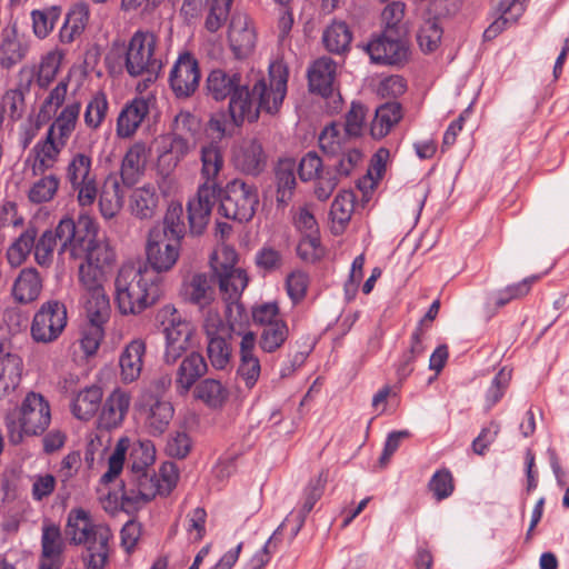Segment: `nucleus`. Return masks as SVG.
Here are the masks:
<instances>
[{
    "label": "nucleus",
    "instance_id": "49",
    "mask_svg": "<svg viewBox=\"0 0 569 569\" xmlns=\"http://www.w3.org/2000/svg\"><path fill=\"white\" fill-rule=\"evenodd\" d=\"M277 201L287 203L296 188V163L290 159L281 160L276 169Z\"/></svg>",
    "mask_w": 569,
    "mask_h": 569
},
{
    "label": "nucleus",
    "instance_id": "26",
    "mask_svg": "<svg viewBox=\"0 0 569 569\" xmlns=\"http://www.w3.org/2000/svg\"><path fill=\"white\" fill-rule=\"evenodd\" d=\"M63 149L62 146L44 136L29 151L26 164H30L33 176H42L56 167Z\"/></svg>",
    "mask_w": 569,
    "mask_h": 569
},
{
    "label": "nucleus",
    "instance_id": "43",
    "mask_svg": "<svg viewBox=\"0 0 569 569\" xmlns=\"http://www.w3.org/2000/svg\"><path fill=\"white\" fill-rule=\"evenodd\" d=\"M401 108L398 102H387L377 108L370 126V134L373 139L386 137L391 128L401 119Z\"/></svg>",
    "mask_w": 569,
    "mask_h": 569
},
{
    "label": "nucleus",
    "instance_id": "29",
    "mask_svg": "<svg viewBox=\"0 0 569 569\" xmlns=\"http://www.w3.org/2000/svg\"><path fill=\"white\" fill-rule=\"evenodd\" d=\"M81 106L79 102L68 103L47 129L46 137L66 148L76 130Z\"/></svg>",
    "mask_w": 569,
    "mask_h": 569
},
{
    "label": "nucleus",
    "instance_id": "28",
    "mask_svg": "<svg viewBox=\"0 0 569 569\" xmlns=\"http://www.w3.org/2000/svg\"><path fill=\"white\" fill-rule=\"evenodd\" d=\"M526 9V0H496L495 20L485 30L483 38L492 40L508 26L518 21Z\"/></svg>",
    "mask_w": 569,
    "mask_h": 569
},
{
    "label": "nucleus",
    "instance_id": "53",
    "mask_svg": "<svg viewBox=\"0 0 569 569\" xmlns=\"http://www.w3.org/2000/svg\"><path fill=\"white\" fill-rule=\"evenodd\" d=\"M442 33L443 30L438 18L425 17L417 33V40L421 50L425 52L435 51L441 41Z\"/></svg>",
    "mask_w": 569,
    "mask_h": 569
},
{
    "label": "nucleus",
    "instance_id": "30",
    "mask_svg": "<svg viewBox=\"0 0 569 569\" xmlns=\"http://www.w3.org/2000/svg\"><path fill=\"white\" fill-rule=\"evenodd\" d=\"M146 356V342L142 339L130 341L119 357L120 378L124 383H131L139 379Z\"/></svg>",
    "mask_w": 569,
    "mask_h": 569
},
{
    "label": "nucleus",
    "instance_id": "60",
    "mask_svg": "<svg viewBox=\"0 0 569 569\" xmlns=\"http://www.w3.org/2000/svg\"><path fill=\"white\" fill-rule=\"evenodd\" d=\"M129 448L128 439H120L108 459V470L101 477L102 483L111 482L123 469L126 452Z\"/></svg>",
    "mask_w": 569,
    "mask_h": 569
},
{
    "label": "nucleus",
    "instance_id": "64",
    "mask_svg": "<svg viewBox=\"0 0 569 569\" xmlns=\"http://www.w3.org/2000/svg\"><path fill=\"white\" fill-rule=\"evenodd\" d=\"M297 252L298 256L307 262H315L319 260L323 254L319 234L302 236L298 243Z\"/></svg>",
    "mask_w": 569,
    "mask_h": 569
},
{
    "label": "nucleus",
    "instance_id": "23",
    "mask_svg": "<svg viewBox=\"0 0 569 569\" xmlns=\"http://www.w3.org/2000/svg\"><path fill=\"white\" fill-rule=\"evenodd\" d=\"M158 168L172 171L194 148V139L174 134L161 136L157 140Z\"/></svg>",
    "mask_w": 569,
    "mask_h": 569
},
{
    "label": "nucleus",
    "instance_id": "25",
    "mask_svg": "<svg viewBox=\"0 0 569 569\" xmlns=\"http://www.w3.org/2000/svg\"><path fill=\"white\" fill-rule=\"evenodd\" d=\"M234 167L250 176L260 174L267 166V156L257 139L243 140L233 149Z\"/></svg>",
    "mask_w": 569,
    "mask_h": 569
},
{
    "label": "nucleus",
    "instance_id": "38",
    "mask_svg": "<svg viewBox=\"0 0 569 569\" xmlns=\"http://www.w3.org/2000/svg\"><path fill=\"white\" fill-rule=\"evenodd\" d=\"M22 366V359L18 355L0 358V400L9 398L19 387Z\"/></svg>",
    "mask_w": 569,
    "mask_h": 569
},
{
    "label": "nucleus",
    "instance_id": "19",
    "mask_svg": "<svg viewBox=\"0 0 569 569\" xmlns=\"http://www.w3.org/2000/svg\"><path fill=\"white\" fill-rule=\"evenodd\" d=\"M169 81L177 97H190L197 90L200 81L197 59L188 52L180 54L170 71Z\"/></svg>",
    "mask_w": 569,
    "mask_h": 569
},
{
    "label": "nucleus",
    "instance_id": "27",
    "mask_svg": "<svg viewBox=\"0 0 569 569\" xmlns=\"http://www.w3.org/2000/svg\"><path fill=\"white\" fill-rule=\"evenodd\" d=\"M149 101L134 98L126 103L117 118L116 133L121 139L131 138L149 114Z\"/></svg>",
    "mask_w": 569,
    "mask_h": 569
},
{
    "label": "nucleus",
    "instance_id": "59",
    "mask_svg": "<svg viewBox=\"0 0 569 569\" xmlns=\"http://www.w3.org/2000/svg\"><path fill=\"white\" fill-rule=\"evenodd\" d=\"M201 130L200 119L189 111H180L173 119L171 126V134L194 139L199 136Z\"/></svg>",
    "mask_w": 569,
    "mask_h": 569
},
{
    "label": "nucleus",
    "instance_id": "2",
    "mask_svg": "<svg viewBox=\"0 0 569 569\" xmlns=\"http://www.w3.org/2000/svg\"><path fill=\"white\" fill-rule=\"evenodd\" d=\"M72 258L83 257L78 268L81 298L109 299L104 283L117 262V253L110 241L98 238V227L89 216L76 221Z\"/></svg>",
    "mask_w": 569,
    "mask_h": 569
},
{
    "label": "nucleus",
    "instance_id": "48",
    "mask_svg": "<svg viewBox=\"0 0 569 569\" xmlns=\"http://www.w3.org/2000/svg\"><path fill=\"white\" fill-rule=\"evenodd\" d=\"M352 33L346 22L333 21L322 34V41L328 51L332 53L346 52L351 43Z\"/></svg>",
    "mask_w": 569,
    "mask_h": 569
},
{
    "label": "nucleus",
    "instance_id": "14",
    "mask_svg": "<svg viewBox=\"0 0 569 569\" xmlns=\"http://www.w3.org/2000/svg\"><path fill=\"white\" fill-rule=\"evenodd\" d=\"M80 305L88 319L82 329L80 348L86 356H92L98 351L104 337V325L111 313L110 300L80 297Z\"/></svg>",
    "mask_w": 569,
    "mask_h": 569
},
{
    "label": "nucleus",
    "instance_id": "47",
    "mask_svg": "<svg viewBox=\"0 0 569 569\" xmlns=\"http://www.w3.org/2000/svg\"><path fill=\"white\" fill-rule=\"evenodd\" d=\"M356 196L352 191L343 190L335 198L330 217L335 232H341L350 221L355 210Z\"/></svg>",
    "mask_w": 569,
    "mask_h": 569
},
{
    "label": "nucleus",
    "instance_id": "6",
    "mask_svg": "<svg viewBox=\"0 0 569 569\" xmlns=\"http://www.w3.org/2000/svg\"><path fill=\"white\" fill-rule=\"evenodd\" d=\"M66 535L73 545H83L82 561L86 569H103L108 562L112 538L110 528L103 523H94L90 512L71 509L68 513Z\"/></svg>",
    "mask_w": 569,
    "mask_h": 569
},
{
    "label": "nucleus",
    "instance_id": "44",
    "mask_svg": "<svg viewBox=\"0 0 569 569\" xmlns=\"http://www.w3.org/2000/svg\"><path fill=\"white\" fill-rule=\"evenodd\" d=\"M327 482V476L320 472L316 478L311 479L303 490L302 506L296 513L297 526L293 530L296 536L302 528L308 513L313 509L316 502L321 498L325 486Z\"/></svg>",
    "mask_w": 569,
    "mask_h": 569
},
{
    "label": "nucleus",
    "instance_id": "16",
    "mask_svg": "<svg viewBox=\"0 0 569 569\" xmlns=\"http://www.w3.org/2000/svg\"><path fill=\"white\" fill-rule=\"evenodd\" d=\"M366 52L375 63L400 64L407 60L408 47L399 39L396 30L386 29L372 38L365 47Z\"/></svg>",
    "mask_w": 569,
    "mask_h": 569
},
{
    "label": "nucleus",
    "instance_id": "37",
    "mask_svg": "<svg viewBox=\"0 0 569 569\" xmlns=\"http://www.w3.org/2000/svg\"><path fill=\"white\" fill-rule=\"evenodd\" d=\"M42 289V280L36 268L22 269L12 287L13 298L20 303L34 301Z\"/></svg>",
    "mask_w": 569,
    "mask_h": 569
},
{
    "label": "nucleus",
    "instance_id": "34",
    "mask_svg": "<svg viewBox=\"0 0 569 569\" xmlns=\"http://www.w3.org/2000/svg\"><path fill=\"white\" fill-rule=\"evenodd\" d=\"M130 406V396L116 389L106 400L100 413V425L106 429H113L121 425Z\"/></svg>",
    "mask_w": 569,
    "mask_h": 569
},
{
    "label": "nucleus",
    "instance_id": "21",
    "mask_svg": "<svg viewBox=\"0 0 569 569\" xmlns=\"http://www.w3.org/2000/svg\"><path fill=\"white\" fill-rule=\"evenodd\" d=\"M66 542L60 527L46 520L42 525L39 569H61Z\"/></svg>",
    "mask_w": 569,
    "mask_h": 569
},
{
    "label": "nucleus",
    "instance_id": "52",
    "mask_svg": "<svg viewBox=\"0 0 569 569\" xmlns=\"http://www.w3.org/2000/svg\"><path fill=\"white\" fill-rule=\"evenodd\" d=\"M229 335L207 338V356L211 366L217 370H223L230 365L232 348L227 337Z\"/></svg>",
    "mask_w": 569,
    "mask_h": 569
},
{
    "label": "nucleus",
    "instance_id": "32",
    "mask_svg": "<svg viewBox=\"0 0 569 569\" xmlns=\"http://www.w3.org/2000/svg\"><path fill=\"white\" fill-rule=\"evenodd\" d=\"M337 64L329 57L317 59L308 70L309 88L322 97H328L333 91Z\"/></svg>",
    "mask_w": 569,
    "mask_h": 569
},
{
    "label": "nucleus",
    "instance_id": "11",
    "mask_svg": "<svg viewBox=\"0 0 569 569\" xmlns=\"http://www.w3.org/2000/svg\"><path fill=\"white\" fill-rule=\"evenodd\" d=\"M50 420L49 403L40 393L29 392L20 408L19 430L14 431V421H8L11 441L17 443L23 435L36 436L42 433L49 427Z\"/></svg>",
    "mask_w": 569,
    "mask_h": 569
},
{
    "label": "nucleus",
    "instance_id": "4",
    "mask_svg": "<svg viewBox=\"0 0 569 569\" xmlns=\"http://www.w3.org/2000/svg\"><path fill=\"white\" fill-rule=\"evenodd\" d=\"M156 459V449L150 440L132 443L129 455V470L122 483L121 507L130 513L152 500L160 486L150 466Z\"/></svg>",
    "mask_w": 569,
    "mask_h": 569
},
{
    "label": "nucleus",
    "instance_id": "41",
    "mask_svg": "<svg viewBox=\"0 0 569 569\" xmlns=\"http://www.w3.org/2000/svg\"><path fill=\"white\" fill-rule=\"evenodd\" d=\"M29 46L21 40L17 31L4 30L0 42V63L4 68H11L19 63L28 53Z\"/></svg>",
    "mask_w": 569,
    "mask_h": 569
},
{
    "label": "nucleus",
    "instance_id": "45",
    "mask_svg": "<svg viewBox=\"0 0 569 569\" xmlns=\"http://www.w3.org/2000/svg\"><path fill=\"white\" fill-rule=\"evenodd\" d=\"M228 390L221 381L207 378L196 385L193 389V397L210 408H220L228 399Z\"/></svg>",
    "mask_w": 569,
    "mask_h": 569
},
{
    "label": "nucleus",
    "instance_id": "18",
    "mask_svg": "<svg viewBox=\"0 0 569 569\" xmlns=\"http://www.w3.org/2000/svg\"><path fill=\"white\" fill-rule=\"evenodd\" d=\"M299 176L302 181L316 180L315 194L326 201L338 186L332 170L325 169L321 158L316 152H308L299 163Z\"/></svg>",
    "mask_w": 569,
    "mask_h": 569
},
{
    "label": "nucleus",
    "instance_id": "9",
    "mask_svg": "<svg viewBox=\"0 0 569 569\" xmlns=\"http://www.w3.org/2000/svg\"><path fill=\"white\" fill-rule=\"evenodd\" d=\"M157 318L164 335L163 361L173 365L191 348L194 326L172 305L163 306Z\"/></svg>",
    "mask_w": 569,
    "mask_h": 569
},
{
    "label": "nucleus",
    "instance_id": "35",
    "mask_svg": "<svg viewBox=\"0 0 569 569\" xmlns=\"http://www.w3.org/2000/svg\"><path fill=\"white\" fill-rule=\"evenodd\" d=\"M214 283L216 280L212 276L206 273L192 276L184 284L183 295L186 300L200 308L209 307L214 299Z\"/></svg>",
    "mask_w": 569,
    "mask_h": 569
},
{
    "label": "nucleus",
    "instance_id": "55",
    "mask_svg": "<svg viewBox=\"0 0 569 569\" xmlns=\"http://www.w3.org/2000/svg\"><path fill=\"white\" fill-rule=\"evenodd\" d=\"M109 109L107 96L102 91L96 92L88 101L83 119L89 129H98L104 121Z\"/></svg>",
    "mask_w": 569,
    "mask_h": 569
},
{
    "label": "nucleus",
    "instance_id": "57",
    "mask_svg": "<svg viewBox=\"0 0 569 569\" xmlns=\"http://www.w3.org/2000/svg\"><path fill=\"white\" fill-rule=\"evenodd\" d=\"M288 336L289 329L286 321H279L273 323L271 327L262 328L259 339V348L263 352H274L284 343Z\"/></svg>",
    "mask_w": 569,
    "mask_h": 569
},
{
    "label": "nucleus",
    "instance_id": "39",
    "mask_svg": "<svg viewBox=\"0 0 569 569\" xmlns=\"http://www.w3.org/2000/svg\"><path fill=\"white\" fill-rule=\"evenodd\" d=\"M174 409L169 401L154 399L146 409V428L152 436L162 435L173 418Z\"/></svg>",
    "mask_w": 569,
    "mask_h": 569
},
{
    "label": "nucleus",
    "instance_id": "62",
    "mask_svg": "<svg viewBox=\"0 0 569 569\" xmlns=\"http://www.w3.org/2000/svg\"><path fill=\"white\" fill-rule=\"evenodd\" d=\"M339 156L341 158L332 171L338 180L341 177L350 176L362 162V153L357 148H349Z\"/></svg>",
    "mask_w": 569,
    "mask_h": 569
},
{
    "label": "nucleus",
    "instance_id": "22",
    "mask_svg": "<svg viewBox=\"0 0 569 569\" xmlns=\"http://www.w3.org/2000/svg\"><path fill=\"white\" fill-rule=\"evenodd\" d=\"M256 29L252 19L246 12H236L231 17L229 41L236 57L249 56L256 47Z\"/></svg>",
    "mask_w": 569,
    "mask_h": 569
},
{
    "label": "nucleus",
    "instance_id": "46",
    "mask_svg": "<svg viewBox=\"0 0 569 569\" xmlns=\"http://www.w3.org/2000/svg\"><path fill=\"white\" fill-rule=\"evenodd\" d=\"M102 390L100 387L91 386L81 390L72 403V412L80 420H89L100 408Z\"/></svg>",
    "mask_w": 569,
    "mask_h": 569
},
{
    "label": "nucleus",
    "instance_id": "15",
    "mask_svg": "<svg viewBox=\"0 0 569 569\" xmlns=\"http://www.w3.org/2000/svg\"><path fill=\"white\" fill-rule=\"evenodd\" d=\"M67 325V309L59 301H48L36 312L31 336L34 341L49 343L54 341Z\"/></svg>",
    "mask_w": 569,
    "mask_h": 569
},
{
    "label": "nucleus",
    "instance_id": "36",
    "mask_svg": "<svg viewBox=\"0 0 569 569\" xmlns=\"http://www.w3.org/2000/svg\"><path fill=\"white\" fill-rule=\"evenodd\" d=\"M149 156L146 143L138 141L133 143L124 154L121 164V180L124 184H133L143 172Z\"/></svg>",
    "mask_w": 569,
    "mask_h": 569
},
{
    "label": "nucleus",
    "instance_id": "54",
    "mask_svg": "<svg viewBox=\"0 0 569 569\" xmlns=\"http://www.w3.org/2000/svg\"><path fill=\"white\" fill-rule=\"evenodd\" d=\"M60 13L61 9L56 6L41 10H32L30 16L32 20L33 34L40 40L46 39L53 30L60 18Z\"/></svg>",
    "mask_w": 569,
    "mask_h": 569
},
{
    "label": "nucleus",
    "instance_id": "61",
    "mask_svg": "<svg viewBox=\"0 0 569 569\" xmlns=\"http://www.w3.org/2000/svg\"><path fill=\"white\" fill-rule=\"evenodd\" d=\"M367 110L361 103L352 102L350 110L346 114L343 131L348 137H359L365 128Z\"/></svg>",
    "mask_w": 569,
    "mask_h": 569
},
{
    "label": "nucleus",
    "instance_id": "58",
    "mask_svg": "<svg viewBox=\"0 0 569 569\" xmlns=\"http://www.w3.org/2000/svg\"><path fill=\"white\" fill-rule=\"evenodd\" d=\"M182 214L183 209L181 204H171L166 212L163 226L154 227L153 229H159V231L164 232L169 239L180 243L186 232Z\"/></svg>",
    "mask_w": 569,
    "mask_h": 569
},
{
    "label": "nucleus",
    "instance_id": "7",
    "mask_svg": "<svg viewBox=\"0 0 569 569\" xmlns=\"http://www.w3.org/2000/svg\"><path fill=\"white\" fill-rule=\"evenodd\" d=\"M64 181L77 193L79 206L90 207L96 202L99 183L91 148H71L69 150V158L64 167Z\"/></svg>",
    "mask_w": 569,
    "mask_h": 569
},
{
    "label": "nucleus",
    "instance_id": "42",
    "mask_svg": "<svg viewBox=\"0 0 569 569\" xmlns=\"http://www.w3.org/2000/svg\"><path fill=\"white\" fill-rule=\"evenodd\" d=\"M37 239V228L34 226H28L13 242L7 249L8 263L13 267H20L24 263L33 252Z\"/></svg>",
    "mask_w": 569,
    "mask_h": 569
},
{
    "label": "nucleus",
    "instance_id": "31",
    "mask_svg": "<svg viewBox=\"0 0 569 569\" xmlns=\"http://www.w3.org/2000/svg\"><path fill=\"white\" fill-rule=\"evenodd\" d=\"M90 19V6L86 1L72 4L66 14L63 24L59 30V41L63 44L72 43L86 30Z\"/></svg>",
    "mask_w": 569,
    "mask_h": 569
},
{
    "label": "nucleus",
    "instance_id": "12",
    "mask_svg": "<svg viewBox=\"0 0 569 569\" xmlns=\"http://www.w3.org/2000/svg\"><path fill=\"white\" fill-rule=\"evenodd\" d=\"M76 221L72 218H62L54 230H46L37 236L33 248L36 263L41 268H50L53 263L54 251L59 243V253L69 252L72 257L74 242Z\"/></svg>",
    "mask_w": 569,
    "mask_h": 569
},
{
    "label": "nucleus",
    "instance_id": "50",
    "mask_svg": "<svg viewBox=\"0 0 569 569\" xmlns=\"http://www.w3.org/2000/svg\"><path fill=\"white\" fill-rule=\"evenodd\" d=\"M350 137L341 129L339 124L331 123L327 126L319 136L320 149L329 156H339L350 147L348 146Z\"/></svg>",
    "mask_w": 569,
    "mask_h": 569
},
{
    "label": "nucleus",
    "instance_id": "13",
    "mask_svg": "<svg viewBox=\"0 0 569 569\" xmlns=\"http://www.w3.org/2000/svg\"><path fill=\"white\" fill-rule=\"evenodd\" d=\"M236 262L237 253L230 247L218 249L211 258V266L218 277L220 290L226 300L230 302L239 299L249 281L244 270L234 268Z\"/></svg>",
    "mask_w": 569,
    "mask_h": 569
},
{
    "label": "nucleus",
    "instance_id": "8",
    "mask_svg": "<svg viewBox=\"0 0 569 569\" xmlns=\"http://www.w3.org/2000/svg\"><path fill=\"white\" fill-rule=\"evenodd\" d=\"M158 38L150 31H137L128 42L124 68L131 77L147 76L151 81L162 68Z\"/></svg>",
    "mask_w": 569,
    "mask_h": 569
},
{
    "label": "nucleus",
    "instance_id": "3",
    "mask_svg": "<svg viewBox=\"0 0 569 569\" xmlns=\"http://www.w3.org/2000/svg\"><path fill=\"white\" fill-rule=\"evenodd\" d=\"M116 302L121 315H140L161 296L160 278L141 263H123L116 280Z\"/></svg>",
    "mask_w": 569,
    "mask_h": 569
},
{
    "label": "nucleus",
    "instance_id": "1",
    "mask_svg": "<svg viewBox=\"0 0 569 569\" xmlns=\"http://www.w3.org/2000/svg\"><path fill=\"white\" fill-rule=\"evenodd\" d=\"M288 73L280 62L271 63L268 76L251 70L246 78L232 70L213 69L206 79V90L216 101L230 98L229 116L233 124L253 122L264 111H279L287 93Z\"/></svg>",
    "mask_w": 569,
    "mask_h": 569
},
{
    "label": "nucleus",
    "instance_id": "5",
    "mask_svg": "<svg viewBox=\"0 0 569 569\" xmlns=\"http://www.w3.org/2000/svg\"><path fill=\"white\" fill-rule=\"evenodd\" d=\"M200 178L202 182L198 187L194 198L188 202V217L191 231L201 233L210 220V214L221 186L218 177L224 167L223 152L220 146L211 141L200 148Z\"/></svg>",
    "mask_w": 569,
    "mask_h": 569
},
{
    "label": "nucleus",
    "instance_id": "17",
    "mask_svg": "<svg viewBox=\"0 0 569 569\" xmlns=\"http://www.w3.org/2000/svg\"><path fill=\"white\" fill-rule=\"evenodd\" d=\"M147 261L156 274L170 270L177 262L180 253V243L169 239L159 229H151L146 247Z\"/></svg>",
    "mask_w": 569,
    "mask_h": 569
},
{
    "label": "nucleus",
    "instance_id": "56",
    "mask_svg": "<svg viewBox=\"0 0 569 569\" xmlns=\"http://www.w3.org/2000/svg\"><path fill=\"white\" fill-rule=\"evenodd\" d=\"M60 179L56 174H47L32 183L28 198L32 203H43L52 200L59 189Z\"/></svg>",
    "mask_w": 569,
    "mask_h": 569
},
{
    "label": "nucleus",
    "instance_id": "51",
    "mask_svg": "<svg viewBox=\"0 0 569 569\" xmlns=\"http://www.w3.org/2000/svg\"><path fill=\"white\" fill-rule=\"evenodd\" d=\"M63 58L64 52L59 48H54L41 57L36 74V82L40 88H47L54 80Z\"/></svg>",
    "mask_w": 569,
    "mask_h": 569
},
{
    "label": "nucleus",
    "instance_id": "40",
    "mask_svg": "<svg viewBox=\"0 0 569 569\" xmlns=\"http://www.w3.org/2000/svg\"><path fill=\"white\" fill-rule=\"evenodd\" d=\"M123 190L118 177H108L99 198V208L106 219L113 218L122 208Z\"/></svg>",
    "mask_w": 569,
    "mask_h": 569
},
{
    "label": "nucleus",
    "instance_id": "24",
    "mask_svg": "<svg viewBox=\"0 0 569 569\" xmlns=\"http://www.w3.org/2000/svg\"><path fill=\"white\" fill-rule=\"evenodd\" d=\"M208 371L204 357L192 351L184 356L174 375V388L178 395L186 396L196 387L197 381Z\"/></svg>",
    "mask_w": 569,
    "mask_h": 569
},
{
    "label": "nucleus",
    "instance_id": "10",
    "mask_svg": "<svg viewBox=\"0 0 569 569\" xmlns=\"http://www.w3.org/2000/svg\"><path fill=\"white\" fill-rule=\"evenodd\" d=\"M220 200L218 212L231 220L248 222L256 213L259 204L258 189L254 184L241 179L229 181L218 194Z\"/></svg>",
    "mask_w": 569,
    "mask_h": 569
},
{
    "label": "nucleus",
    "instance_id": "20",
    "mask_svg": "<svg viewBox=\"0 0 569 569\" xmlns=\"http://www.w3.org/2000/svg\"><path fill=\"white\" fill-rule=\"evenodd\" d=\"M239 336V366L237 373L248 388H252L261 373V365L257 355V336L252 331H243Z\"/></svg>",
    "mask_w": 569,
    "mask_h": 569
},
{
    "label": "nucleus",
    "instance_id": "63",
    "mask_svg": "<svg viewBox=\"0 0 569 569\" xmlns=\"http://www.w3.org/2000/svg\"><path fill=\"white\" fill-rule=\"evenodd\" d=\"M511 379V371L502 368L493 378L486 395L487 409H491L503 396Z\"/></svg>",
    "mask_w": 569,
    "mask_h": 569
},
{
    "label": "nucleus",
    "instance_id": "33",
    "mask_svg": "<svg viewBox=\"0 0 569 569\" xmlns=\"http://www.w3.org/2000/svg\"><path fill=\"white\" fill-rule=\"evenodd\" d=\"M159 196L152 183L134 188L129 196V209L140 220L151 219L158 209Z\"/></svg>",
    "mask_w": 569,
    "mask_h": 569
}]
</instances>
